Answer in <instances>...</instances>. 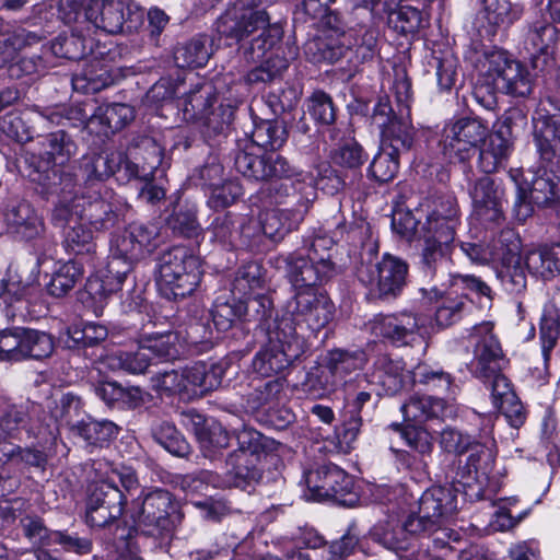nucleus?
I'll use <instances>...</instances> for the list:
<instances>
[{
  "instance_id": "1",
  "label": "nucleus",
  "mask_w": 560,
  "mask_h": 560,
  "mask_svg": "<svg viewBox=\"0 0 560 560\" xmlns=\"http://www.w3.org/2000/svg\"><path fill=\"white\" fill-rule=\"evenodd\" d=\"M58 438L59 420L50 404L5 407L0 412V495L18 489L21 475L45 471Z\"/></svg>"
},
{
  "instance_id": "2",
  "label": "nucleus",
  "mask_w": 560,
  "mask_h": 560,
  "mask_svg": "<svg viewBox=\"0 0 560 560\" xmlns=\"http://www.w3.org/2000/svg\"><path fill=\"white\" fill-rule=\"evenodd\" d=\"M465 499H481V488L470 483L453 482L425 490L418 501V511L402 522L393 518L378 522L369 532L370 538L384 548L400 555L412 549L416 542L435 533L443 521L458 510V493Z\"/></svg>"
},
{
  "instance_id": "3",
  "label": "nucleus",
  "mask_w": 560,
  "mask_h": 560,
  "mask_svg": "<svg viewBox=\"0 0 560 560\" xmlns=\"http://www.w3.org/2000/svg\"><path fill=\"white\" fill-rule=\"evenodd\" d=\"M30 177L42 186L43 194L57 196L51 212L54 225L65 229L77 218L90 229L105 232L118 224L120 214L117 206L107 200L101 189L78 186L72 174L50 168L44 173L35 171Z\"/></svg>"
},
{
  "instance_id": "4",
  "label": "nucleus",
  "mask_w": 560,
  "mask_h": 560,
  "mask_svg": "<svg viewBox=\"0 0 560 560\" xmlns=\"http://www.w3.org/2000/svg\"><path fill=\"white\" fill-rule=\"evenodd\" d=\"M275 0H236L217 20L221 37L240 43L238 51L246 62L259 61L282 38L279 23H270L265 7Z\"/></svg>"
},
{
  "instance_id": "5",
  "label": "nucleus",
  "mask_w": 560,
  "mask_h": 560,
  "mask_svg": "<svg viewBox=\"0 0 560 560\" xmlns=\"http://www.w3.org/2000/svg\"><path fill=\"white\" fill-rule=\"evenodd\" d=\"M162 163V150L156 141L148 136L135 138L128 153L110 151L86 154L82 158L80 171L84 178V186L101 189L95 182H105L114 176L119 183L131 179L147 182Z\"/></svg>"
},
{
  "instance_id": "6",
  "label": "nucleus",
  "mask_w": 560,
  "mask_h": 560,
  "mask_svg": "<svg viewBox=\"0 0 560 560\" xmlns=\"http://www.w3.org/2000/svg\"><path fill=\"white\" fill-rule=\"evenodd\" d=\"M479 79L474 89L475 100L485 108L497 104V93L526 97L533 91V81L526 66L503 49H490L479 59Z\"/></svg>"
},
{
  "instance_id": "7",
  "label": "nucleus",
  "mask_w": 560,
  "mask_h": 560,
  "mask_svg": "<svg viewBox=\"0 0 560 560\" xmlns=\"http://www.w3.org/2000/svg\"><path fill=\"white\" fill-rule=\"evenodd\" d=\"M541 168L532 179L530 198L549 206L560 198V115L548 116L534 133Z\"/></svg>"
},
{
  "instance_id": "8",
  "label": "nucleus",
  "mask_w": 560,
  "mask_h": 560,
  "mask_svg": "<svg viewBox=\"0 0 560 560\" xmlns=\"http://www.w3.org/2000/svg\"><path fill=\"white\" fill-rule=\"evenodd\" d=\"M130 515L136 529L154 539H168L184 517L179 502L166 489L154 488L132 500Z\"/></svg>"
},
{
  "instance_id": "9",
  "label": "nucleus",
  "mask_w": 560,
  "mask_h": 560,
  "mask_svg": "<svg viewBox=\"0 0 560 560\" xmlns=\"http://www.w3.org/2000/svg\"><path fill=\"white\" fill-rule=\"evenodd\" d=\"M335 305L322 290L298 291L287 302L283 313L276 320L279 328L287 323L294 339L305 347L306 339L315 337L332 319Z\"/></svg>"
},
{
  "instance_id": "10",
  "label": "nucleus",
  "mask_w": 560,
  "mask_h": 560,
  "mask_svg": "<svg viewBox=\"0 0 560 560\" xmlns=\"http://www.w3.org/2000/svg\"><path fill=\"white\" fill-rule=\"evenodd\" d=\"M330 244L326 237H316L305 252L300 249L278 257V268H283L294 293L319 290L318 287L332 277L335 264L328 253Z\"/></svg>"
},
{
  "instance_id": "11",
  "label": "nucleus",
  "mask_w": 560,
  "mask_h": 560,
  "mask_svg": "<svg viewBox=\"0 0 560 560\" xmlns=\"http://www.w3.org/2000/svg\"><path fill=\"white\" fill-rule=\"evenodd\" d=\"M179 355V336L168 330L145 334L137 350L114 349L102 357V363L113 372L143 374L154 360L170 361Z\"/></svg>"
},
{
  "instance_id": "12",
  "label": "nucleus",
  "mask_w": 560,
  "mask_h": 560,
  "mask_svg": "<svg viewBox=\"0 0 560 560\" xmlns=\"http://www.w3.org/2000/svg\"><path fill=\"white\" fill-rule=\"evenodd\" d=\"M201 276L199 258L185 246H173L159 257L156 283L168 300L190 295L199 285Z\"/></svg>"
},
{
  "instance_id": "13",
  "label": "nucleus",
  "mask_w": 560,
  "mask_h": 560,
  "mask_svg": "<svg viewBox=\"0 0 560 560\" xmlns=\"http://www.w3.org/2000/svg\"><path fill=\"white\" fill-rule=\"evenodd\" d=\"M237 444L225 464L233 487L245 490L262 479L267 439L254 429L244 428L237 434Z\"/></svg>"
},
{
  "instance_id": "14",
  "label": "nucleus",
  "mask_w": 560,
  "mask_h": 560,
  "mask_svg": "<svg viewBox=\"0 0 560 560\" xmlns=\"http://www.w3.org/2000/svg\"><path fill=\"white\" fill-rule=\"evenodd\" d=\"M226 369L225 362H196L180 371L158 373L154 378L155 386L165 393L185 395L188 398L201 396L221 386Z\"/></svg>"
},
{
  "instance_id": "15",
  "label": "nucleus",
  "mask_w": 560,
  "mask_h": 560,
  "mask_svg": "<svg viewBox=\"0 0 560 560\" xmlns=\"http://www.w3.org/2000/svg\"><path fill=\"white\" fill-rule=\"evenodd\" d=\"M408 269L404 259L384 254L375 265L361 264L357 278L369 290L371 298L392 300L400 295L406 287Z\"/></svg>"
},
{
  "instance_id": "16",
  "label": "nucleus",
  "mask_w": 560,
  "mask_h": 560,
  "mask_svg": "<svg viewBox=\"0 0 560 560\" xmlns=\"http://www.w3.org/2000/svg\"><path fill=\"white\" fill-rule=\"evenodd\" d=\"M84 16L108 34L133 33L144 21L143 11L132 0H91Z\"/></svg>"
},
{
  "instance_id": "17",
  "label": "nucleus",
  "mask_w": 560,
  "mask_h": 560,
  "mask_svg": "<svg viewBox=\"0 0 560 560\" xmlns=\"http://www.w3.org/2000/svg\"><path fill=\"white\" fill-rule=\"evenodd\" d=\"M126 503V495L113 478L91 481L86 488L85 521L92 527L109 526L120 518Z\"/></svg>"
},
{
  "instance_id": "18",
  "label": "nucleus",
  "mask_w": 560,
  "mask_h": 560,
  "mask_svg": "<svg viewBox=\"0 0 560 560\" xmlns=\"http://www.w3.org/2000/svg\"><path fill=\"white\" fill-rule=\"evenodd\" d=\"M258 151L259 148L247 139L237 141L234 168L243 177L252 182H262L293 175V167L284 156L277 153L261 155Z\"/></svg>"
},
{
  "instance_id": "19",
  "label": "nucleus",
  "mask_w": 560,
  "mask_h": 560,
  "mask_svg": "<svg viewBox=\"0 0 560 560\" xmlns=\"http://www.w3.org/2000/svg\"><path fill=\"white\" fill-rule=\"evenodd\" d=\"M82 409L80 397L67 393L59 402H55L54 413L58 416L59 424L65 421L74 435L80 436L89 446L103 447L114 440L119 427L109 420H96L92 417L72 423V417L78 416Z\"/></svg>"
},
{
  "instance_id": "20",
  "label": "nucleus",
  "mask_w": 560,
  "mask_h": 560,
  "mask_svg": "<svg viewBox=\"0 0 560 560\" xmlns=\"http://www.w3.org/2000/svg\"><path fill=\"white\" fill-rule=\"evenodd\" d=\"M488 136V126L481 119L462 117L445 126L440 145L451 162H465L476 153Z\"/></svg>"
},
{
  "instance_id": "21",
  "label": "nucleus",
  "mask_w": 560,
  "mask_h": 560,
  "mask_svg": "<svg viewBox=\"0 0 560 560\" xmlns=\"http://www.w3.org/2000/svg\"><path fill=\"white\" fill-rule=\"evenodd\" d=\"M283 327L276 325L269 345L255 355L253 366L261 376L280 373L304 352V346L292 337L287 323Z\"/></svg>"
},
{
  "instance_id": "22",
  "label": "nucleus",
  "mask_w": 560,
  "mask_h": 560,
  "mask_svg": "<svg viewBox=\"0 0 560 560\" xmlns=\"http://www.w3.org/2000/svg\"><path fill=\"white\" fill-rule=\"evenodd\" d=\"M160 244V229L151 222H131L110 241V250L129 264L149 257Z\"/></svg>"
},
{
  "instance_id": "23",
  "label": "nucleus",
  "mask_w": 560,
  "mask_h": 560,
  "mask_svg": "<svg viewBox=\"0 0 560 560\" xmlns=\"http://www.w3.org/2000/svg\"><path fill=\"white\" fill-rule=\"evenodd\" d=\"M495 256L501 259L497 277L503 288L511 294L526 290L527 276L520 256L521 241L514 230H502L494 245Z\"/></svg>"
},
{
  "instance_id": "24",
  "label": "nucleus",
  "mask_w": 560,
  "mask_h": 560,
  "mask_svg": "<svg viewBox=\"0 0 560 560\" xmlns=\"http://www.w3.org/2000/svg\"><path fill=\"white\" fill-rule=\"evenodd\" d=\"M470 337L475 339L472 372L478 378H490L493 373L501 372L506 364L501 345L492 331L490 323L474 327Z\"/></svg>"
},
{
  "instance_id": "25",
  "label": "nucleus",
  "mask_w": 560,
  "mask_h": 560,
  "mask_svg": "<svg viewBox=\"0 0 560 560\" xmlns=\"http://www.w3.org/2000/svg\"><path fill=\"white\" fill-rule=\"evenodd\" d=\"M310 183L304 195L298 200L295 208L272 209L266 211L261 219L264 234L275 242L283 240L291 231L298 229L304 220L310 207L316 198V190L313 186V177L308 176Z\"/></svg>"
},
{
  "instance_id": "26",
  "label": "nucleus",
  "mask_w": 560,
  "mask_h": 560,
  "mask_svg": "<svg viewBox=\"0 0 560 560\" xmlns=\"http://www.w3.org/2000/svg\"><path fill=\"white\" fill-rule=\"evenodd\" d=\"M68 117L78 119L88 128L100 125V131L107 133L119 131L130 124L135 119V109L121 103L103 104L93 109H89L88 105H77L70 109Z\"/></svg>"
},
{
  "instance_id": "27",
  "label": "nucleus",
  "mask_w": 560,
  "mask_h": 560,
  "mask_svg": "<svg viewBox=\"0 0 560 560\" xmlns=\"http://www.w3.org/2000/svg\"><path fill=\"white\" fill-rule=\"evenodd\" d=\"M372 331L398 347L411 346L420 338L419 319L411 313L378 316L372 323Z\"/></svg>"
},
{
  "instance_id": "28",
  "label": "nucleus",
  "mask_w": 560,
  "mask_h": 560,
  "mask_svg": "<svg viewBox=\"0 0 560 560\" xmlns=\"http://www.w3.org/2000/svg\"><path fill=\"white\" fill-rule=\"evenodd\" d=\"M558 30L548 21H536L529 25L525 45L533 68L545 71L553 65V54L558 42Z\"/></svg>"
},
{
  "instance_id": "29",
  "label": "nucleus",
  "mask_w": 560,
  "mask_h": 560,
  "mask_svg": "<svg viewBox=\"0 0 560 560\" xmlns=\"http://www.w3.org/2000/svg\"><path fill=\"white\" fill-rule=\"evenodd\" d=\"M3 220L8 232L24 241L42 237L46 231L44 218L25 200L8 205Z\"/></svg>"
},
{
  "instance_id": "30",
  "label": "nucleus",
  "mask_w": 560,
  "mask_h": 560,
  "mask_svg": "<svg viewBox=\"0 0 560 560\" xmlns=\"http://www.w3.org/2000/svg\"><path fill=\"white\" fill-rule=\"evenodd\" d=\"M474 213L485 222L499 223L503 219V191L494 180L482 176L469 187Z\"/></svg>"
},
{
  "instance_id": "31",
  "label": "nucleus",
  "mask_w": 560,
  "mask_h": 560,
  "mask_svg": "<svg viewBox=\"0 0 560 560\" xmlns=\"http://www.w3.org/2000/svg\"><path fill=\"white\" fill-rule=\"evenodd\" d=\"M406 377L407 373L402 360L392 359L383 354L374 361L372 372L368 378H362L359 382H368L377 386V395H395L404 388Z\"/></svg>"
},
{
  "instance_id": "32",
  "label": "nucleus",
  "mask_w": 560,
  "mask_h": 560,
  "mask_svg": "<svg viewBox=\"0 0 560 560\" xmlns=\"http://www.w3.org/2000/svg\"><path fill=\"white\" fill-rule=\"evenodd\" d=\"M521 16V10L509 0H489L476 18L478 32L481 36L493 37L500 30L508 28Z\"/></svg>"
},
{
  "instance_id": "33",
  "label": "nucleus",
  "mask_w": 560,
  "mask_h": 560,
  "mask_svg": "<svg viewBox=\"0 0 560 560\" xmlns=\"http://www.w3.org/2000/svg\"><path fill=\"white\" fill-rule=\"evenodd\" d=\"M431 293L433 295L429 299L436 303L434 319L439 327L447 328L471 311V301L466 293H458L454 289L448 292L433 289Z\"/></svg>"
},
{
  "instance_id": "34",
  "label": "nucleus",
  "mask_w": 560,
  "mask_h": 560,
  "mask_svg": "<svg viewBox=\"0 0 560 560\" xmlns=\"http://www.w3.org/2000/svg\"><path fill=\"white\" fill-rule=\"evenodd\" d=\"M400 410L406 421L422 423L447 417L450 406L442 398L415 394L401 405Z\"/></svg>"
},
{
  "instance_id": "35",
  "label": "nucleus",
  "mask_w": 560,
  "mask_h": 560,
  "mask_svg": "<svg viewBox=\"0 0 560 560\" xmlns=\"http://www.w3.org/2000/svg\"><path fill=\"white\" fill-rule=\"evenodd\" d=\"M94 393L106 406L116 409H135L144 402L140 387H124L116 381L98 382L94 385Z\"/></svg>"
},
{
  "instance_id": "36",
  "label": "nucleus",
  "mask_w": 560,
  "mask_h": 560,
  "mask_svg": "<svg viewBox=\"0 0 560 560\" xmlns=\"http://www.w3.org/2000/svg\"><path fill=\"white\" fill-rule=\"evenodd\" d=\"M502 132L489 133L487 139L480 144L478 167L485 174L498 172L506 165L512 153L513 142L504 140Z\"/></svg>"
},
{
  "instance_id": "37",
  "label": "nucleus",
  "mask_w": 560,
  "mask_h": 560,
  "mask_svg": "<svg viewBox=\"0 0 560 560\" xmlns=\"http://www.w3.org/2000/svg\"><path fill=\"white\" fill-rule=\"evenodd\" d=\"M325 499H331L338 504L353 508L359 502V495L354 491L353 478L337 465L329 464L328 476L324 477Z\"/></svg>"
},
{
  "instance_id": "38",
  "label": "nucleus",
  "mask_w": 560,
  "mask_h": 560,
  "mask_svg": "<svg viewBox=\"0 0 560 560\" xmlns=\"http://www.w3.org/2000/svg\"><path fill=\"white\" fill-rule=\"evenodd\" d=\"M284 399V381L277 377L256 385L246 395L245 406L250 412L262 416Z\"/></svg>"
},
{
  "instance_id": "39",
  "label": "nucleus",
  "mask_w": 560,
  "mask_h": 560,
  "mask_svg": "<svg viewBox=\"0 0 560 560\" xmlns=\"http://www.w3.org/2000/svg\"><path fill=\"white\" fill-rule=\"evenodd\" d=\"M419 240L421 242L419 252L420 268L427 276L436 277L439 272L444 271L452 260L455 245L429 238Z\"/></svg>"
},
{
  "instance_id": "40",
  "label": "nucleus",
  "mask_w": 560,
  "mask_h": 560,
  "mask_svg": "<svg viewBox=\"0 0 560 560\" xmlns=\"http://www.w3.org/2000/svg\"><path fill=\"white\" fill-rule=\"evenodd\" d=\"M383 147L397 154L409 152L415 144L416 130L410 121L394 117L388 124L380 122Z\"/></svg>"
},
{
  "instance_id": "41",
  "label": "nucleus",
  "mask_w": 560,
  "mask_h": 560,
  "mask_svg": "<svg viewBox=\"0 0 560 560\" xmlns=\"http://www.w3.org/2000/svg\"><path fill=\"white\" fill-rule=\"evenodd\" d=\"M211 54L209 37L196 35L175 48L174 60L178 68H200L206 66Z\"/></svg>"
},
{
  "instance_id": "42",
  "label": "nucleus",
  "mask_w": 560,
  "mask_h": 560,
  "mask_svg": "<svg viewBox=\"0 0 560 560\" xmlns=\"http://www.w3.org/2000/svg\"><path fill=\"white\" fill-rule=\"evenodd\" d=\"M195 421V434L205 457L214 458L217 453L230 444L229 432L218 422L207 423L201 416Z\"/></svg>"
},
{
  "instance_id": "43",
  "label": "nucleus",
  "mask_w": 560,
  "mask_h": 560,
  "mask_svg": "<svg viewBox=\"0 0 560 560\" xmlns=\"http://www.w3.org/2000/svg\"><path fill=\"white\" fill-rule=\"evenodd\" d=\"M112 82L107 69L100 61L85 62L80 72L72 78V86L82 93H96Z\"/></svg>"
},
{
  "instance_id": "44",
  "label": "nucleus",
  "mask_w": 560,
  "mask_h": 560,
  "mask_svg": "<svg viewBox=\"0 0 560 560\" xmlns=\"http://www.w3.org/2000/svg\"><path fill=\"white\" fill-rule=\"evenodd\" d=\"M21 334L23 361H39L49 358L54 353L55 341L50 334L25 327H21Z\"/></svg>"
},
{
  "instance_id": "45",
  "label": "nucleus",
  "mask_w": 560,
  "mask_h": 560,
  "mask_svg": "<svg viewBox=\"0 0 560 560\" xmlns=\"http://www.w3.org/2000/svg\"><path fill=\"white\" fill-rule=\"evenodd\" d=\"M265 280L262 268L258 262L250 261L241 266L232 281V294L238 299L264 291Z\"/></svg>"
},
{
  "instance_id": "46",
  "label": "nucleus",
  "mask_w": 560,
  "mask_h": 560,
  "mask_svg": "<svg viewBox=\"0 0 560 560\" xmlns=\"http://www.w3.org/2000/svg\"><path fill=\"white\" fill-rule=\"evenodd\" d=\"M214 102V88L209 83L196 85L183 101V115L187 121H197L205 117Z\"/></svg>"
},
{
  "instance_id": "47",
  "label": "nucleus",
  "mask_w": 560,
  "mask_h": 560,
  "mask_svg": "<svg viewBox=\"0 0 560 560\" xmlns=\"http://www.w3.org/2000/svg\"><path fill=\"white\" fill-rule=\"evenodd\" d=\"M288 139L285 125L279 120H264L257 124L250 136V143L257 148L279 150Z\"/></svg>"
},
{
  "instance_id": "48",
  "label": "nucleus",
  "mask_w": 560,
  "mask_h": 560,
  "mask_svg": "<svg viewBox=\"0 0 560 560\" xmlns=\"http://www.w3.org/2000/svg\"><path fill=\"white\" fill-rule=\"evenodd\" d=\"M235 108L231 104H220L218 108L208 110L205 117L197 120L200 121L201 133L207 141L226 133L234 120Z\"/></svg>"
},
{
  "instance_id": "49",
  "label": "nucleus",
  "mask_w": 560,
  "mask_h": 560,
  "mask_svg": "<svg viewBox=\"0 0 560 560\" xmlns=\"http://www.w3.org/2000/svg\"><path fill=\"white\" fill-rule=\"evenodd\" d=\"M350 49L335 39L313 38L305 43L304 54L313 63H334L345 57Z\"/></svg>"
},
{
  "instance_id": "50",
  "label": "nucleus",
  "mask_w": 560,
  "mask_h": 560,
  "mask_svg": "<svg viewBox=\"0 0 560 560\" xmlns=\"http://www.w3.org/2000/svg\"><path fill=\"white\" fill-rule=\"evenodd\" d=\"M330 158L335 165L355 172L368 161L369 154L354 138H348L331 151Z\"/></svg>"
},
{
  "instance_id": "51",
  "label": "nucleus",
  "mask_w": 560,
  "mask_h": 560,
  "mask_svg": "<svg viewBox=\"0 0 560 560\" xmlns=\"http://www.w3.org/2000/svg\"><path fill=\"white\" fill-rule=\"evenodd\" d=\"M242 299L233 295L231 299L218 298L211 311L212 322L219 331H226L243 319Z\"/></svg>"
},
{
  "instance_id": "52",
  "label": "nucleus",
  "mask_w": 560,
  "mask_h": 560,
  "mask_svg": "<svg viewBox=\"0 0 560 560\" xmlns=\"http://www.w3.org/2000/svg\"><path fill=\"white\" fill-rule=\"evenodd\" d=\"M40 143L49 160H52L56 164H65L77 153L75 142L63 130L48 133Z\"/></svg>"
},
{
  "instance_id": "53",
  "label": "nucleus",
  "mask_w": 560,
  "mask_h": 560,
  "mask_svg": "<svg viewBox=\"0 0 560 560\" xmlns=\"http://www.w3.org/2000/svg\"><path fill=\"white\" fill-rule=\"evenodd\" d=\"M152 436L156 443L175 456L185 457L190 453V445L171 422L162 421L155 424L152 428Z\"/></svg>"
},
{
  "instance_id": "54",
  "label": "nucleus",
  "mask_w": 560,
  "mask_h": 560,
  "mask_svg": "<svg viewBox=\"0 0 560 560\" xmlns=\"http://www.w3.org/2000/svg\"><path fill=\"white\" fill-rule=\"evenodd\" d=\"M108 336L106 326L89 322L82 327L73 326L68 330L66 345L68 348L94 347L104 341Z\"/></svg>"
},
{
  "instance_id": "55",
  "label": "nucleus",
  "mask_w": 560,
  "mask_h": 560,
  "mask_svg": "<svg viewBox=\"0 0 560 560\" xmlns=\"http://www.w3.org/2000/svg\"><path fill=\"white\" fill-rule=\"evenodd\" d=\"M459 225L460 220H450L427 215L425 221L419 230V238H429L455 245L457 228Z\"/></svg>"
},
{
  "instance_id": "56",
  "label": "nucleus",
  "mask_w": 560,
  "mask_h": 560,
  "mask_svg": "<svg viewBox=\"0 0 560 560\" xmlns=\"http://www.w3.org/2000/svg\"><path fill=\"white\" fill-rule=\"evenodd\" d=\"M365 362V354L361 350L349 351L343 349H334L327 355V369L329 372L340 377L359 370Z\"/></svg>"
},
{
  "instance_id": "57",
  "label": "nucleus",
  "mask_w": 560,
  "mask_h": 560,
  "mask_svg": "<svg viewBox=\"0 0 560 560\" xmlns=\"http://www.w3.org/2000/svg\"><path fill=\"white\" fill-rule=\"evenodd\" d=\"M83 270L79 261L70 260L63 264L52 276L47 285L48 293L56 298L66 295L82 277Z\"/></svg>"
},
{
  "instance_id": "58",
  "label": "nucleus",
  "mask_w": 560,
  "mask_h": 560,
  "mask_svg": "<svg viewBox=\"0 0 560 560\" xmlns=\"http://www.w3.org/2000/svg\"><path fill=\"white\" fill-rule=\"evenodd\" d=\"M49 544L58 545L65 552H73L79 556L89 555L93 550L92 537L75 530H52L49 535Z\"/></svg>"
},
{
  "instance_id": "59",
  "label": "nucleus",
  "mask_w": 560,
  "mask_h": 560,
  "mask_svg": "<svg viewBox=\"0 0 560 560\" xmlns=\"http://www.w3.org/2000/svg\"><path fill=\"white\" fill-rule=\"evenodd\" d=\"M423 21L422 12L410 5L398 7L387 18L388 26L401 35L415 34Z\"/></svg>"
},
{
  "instance_id": "60",
  "label": "nucleus",
  "mask_w": 560,
  "mask_h": 560,
  "mask_svg": "<svg viewBox=\"0 0 560 560\" xmlns=\"http://www.w3.org/2000/svg\"><path fill=\"white\" fill-rule=\"evenodd\" d=\"M180 487L187 492H201L208 487L223 488L233 487L228 474L222 477L215 471L201 469L195 472L186 474L180 480Z\"/></svg>"
},
{
  "instance_id": "61",
  "label": "nucleus",
  "mask_w": 560,
  "mask_h": 560,
  "mask_svg": "<svg viewBox=\"0 0 560 560\" xmlns=\"http://www.w3.org/2000/svg\"><path fill=\"white\" fill-rule=\"evenodd\" d=\"M88 224L80 222L70 226L65 231V247L69 253L77 256L90 255L95 252V243L93 242V234Z\"/></svg>"
},
{
  "instance_id": "62",
  "label": "nucleus",
  "mask_w": 560,
  "mask_h": 560,
  "mask_svg": "<svg viewBox=\"0 0 560 560\" xmlns=\"http://www.w3.org/2000/svg\"><path fill=\"white\" fill-rule=\"evenodd\" d=\"M242 304L245 307L243 319L246 322H257L262 325L272 316L273 302L262 291L242 298Z\"/></svg>"
},
{
  "instance_id": "63",
  "label": "nucleus",
  "mask_w": 560,
  "mask_h": 560,
  "mask_svg": "<svg viewBox=\"0 0 560 560\" xmlns=\"http://www.w3.org/2000/svg\"><path fill=\"white\" fill-rule=\"evenodd\" d=\"M399 168V154L385 147L377 153L369 167V174L377 183H388Z\"/></svg>"
},
{
  "instance_id": "64",
  "label": "nucleus",
  "mask_w": 560,
  "mask_h": 560,
  "mask_svg": "<svg viewBox=\"0 0 560 560\" xmlns=\"http://www.w3.org/2000/svg\"><path fill=\"white\" fill-rule=\"evenodd\" d=\"M288 67L287 58L278 55L272 56L260 66L252 69L246 75V81L249 84L273 82L282 77Z\"/></svg>"
}]
</instances>
